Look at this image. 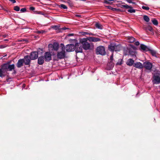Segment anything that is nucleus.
I'll use <instances>...</instances> for the list:
<instances>
[{
  "label": "nucleus",
  "instance_id": "nucleus-5",
  "mask_svg": "<svg viewBox=\"0 0 160 160\" xmlns=\"http://www.w3.org/2000/svg\"><path fill=\"white\" fill-rule=\"evenodd\" d=\"M65 50H61L60 52H57V58L59 59L64 58L66 57Z\"/></svg>",
  "mask_w": 160,
  "mask_h": 160
},
{
  "label": "nucleus",
  "instance_id": "nucleus-48",
  "mask_svg": "<svg viewBox=\"0 0 160 160\" xmlns=\"http://www.w3.org/2000/svg\"><path fill=\"white\" fill-rule=\"evenodd\" d=\"M81 33L82 35H88V32H81Z\"/></svg>",
  "mask_w": 160,
  "mask_h": 160
},
{
  "label": "nucleus",
  "instance_id": "nucleus-20",
  "mask_svg": "<svg viewBox=\"0 0 160 160\" xmlns=\"http://www.w3.org/2000/svg\"><path fill=\"white\" fill-rule=\"evenodd\" d=\"M127 40L128 42L132 43L135 41V39L132 37L129 36L127 37Z\"/></svg>",
  "mask_w": 160,
  "mask_h": 160
},
{
  "label": "nucleus",
  "instance_id": "nucleus-18",
  "mask_svg": "<svg viewBox=\"0 0 160 160\" xmlns=\"http://www.w3.org/2000/svg\"><path fill=\"white\" fill-rule=\"evenodd\" d=\"M114 65V63L110 61L107 64V68L108 70H110L113 68Z\"/></svg>",
  "mask_w": 160,
  "mask_h": 160
},
{
  "label": "nucleus",
  "instance_id": "nucleus-26",
  "mask_svg": "<svg viewBox=\"0 0 160 160\" xmlns=\"http://www.w3.org/2000/svg\"><path fill=\"white\" fill-rule=\"evenodd\" d=\"M149 51L152 56L156 57H157L156 51L151 49H149Z\"/></svg>",
  "mask_w": 160,
  "mask_h": 160
},
{
  "label": "nucleus",
  "instance_id": "nucleus-22",
  "mask_svg": "<svg viewBox=\"0 0 160 160\" xmlns=\"http://www.w3.org/2000/svg\"><path fill=\"white\" fill-rule=\"evenodd\" d=\"M148 48L144 44H141L139 48V49L141 50L146 51V49Z\"/></svg>",
  "mask_w": 160,
  "mask_h": 160
},
{
  "label": "nucleus",
  "instance_id": "nucleus-55",
  "mask_svg": "<svg viewBox=\"0 0 160 160\" xmlns=\"http://www.w3.org/2000/svg\"><path fill=\"white\" fill-rule=\"evenodd\" d=\"M26 41V40H25V39H23L21 41Z\"/></svg>",
  "mask_w": 160,
  "mask_h": 160
},
{
  "label": "nucleus",
  "instance_id": "nucleus-25",
  "mask_svg": "<svg viewBox=\"0 0 160 160\" xmlns=\"http://www.w3.org/2000/svg\"><path fill=\"white\" fill-rule=\"evenodd\" d=\"M145 29L146 32H148V31L152 32L153 31V28L150 26H148L147 27L145 28Z\"/></svg>",
  "mask_w": 160,
  "mask_h": 160
},
{
  "label": "nucleus",
  "instance_id": "nucleus-2",
  "mask_svg": "<svg viewBox=\"0 0 160 160\" xmlns=\"http://www.w3.org/2000/svg\"><path fill=\"white\" fill-rule=\"evenodd\" d=\"M88 40L87 38H84L80 40V42L82 44V47L85 50L89 49L90 46V44L87 42Z\"/></svg>",
  "mask_w": 160,
  "mask_h": 160
},
{
  "label": "nucleus",
  "instance_id": "nucleus-11",
  "mask_svg": "<svg viewBox=\"0 0 160 160\" xmlns=\"http://www.w3.org/2000/svg\"><path fill=\"white\" fill-rule=\"evenodd\" d=\"M87 39L89 41L91 42H100L101 40V39L100 38L92 37H87Z\"/></svg>",
  "mask_w": 160,
  "mask_h": 160
},
{
  "label": "nucleus",
  "instance_id": "nucleus-53",
  "mask_svg": "<svg viewBox=\"0 0 160 160\" xmlns=\"http://www.w3.org/2000/svg\"><path fill=\"white\" fill-rule=\"evenodd\" d=\"M73 35H74V34L73 33H70V34H68V36H73Z\"/></svg>",
  "mask_w": 160,
  "mask_h": 160
},
{
  "label": "nucleus",
  "instance_id": "nucleus-4",
  "mask_svg": "<svg viewBox=\"0 0 160 160\" xmlns=\"http://www.w3.org/2000/svg\"><path fill=\"white\" fill-rule=\"evenodd\" d=\"M96 53L97 54L104 55L106 53L105 48L102 46H99L96 49Z\"/></svg>",
  "mask_w": 160,
  "mask_h": 160
},
{
  "label": "nucleus",
  "instance_id": "nucleus-41",
  "mask_svg": "<svg viewBox=\"0 0 160 160\" xmlns=\"http://www.w3.org/2000/svg\"><path fill=\"white\" fill-rule=\"evenodd\" d=\"M142 8L144 10H148L149 9V7H146L144 6H142Z\"/></svg>",
  "mask_w": 160,
  "mask_h": 160
},
{
  "label": "nucleus",
  "instance_id": "nucleus-33",
  "mask_svg": "<svg viewBox=\"0 0 160 160\" xmlns=\"http://www.w3.org/2000/svg\"><path fill=\"white\" fill-rule=\"evenodd\" d=\"M128 12L130 13H135L136 12V10L134 9H133L132 8V9H130L128 10Z\"/></svg>",
  "mask_w": 160,
  "mask_h": 160
},
{
  "label": "nucleus",
  "instance_id": "nucleus-37",
  "mask_svg": "<svg viewBox=\"0 0 160 160\" xmlns=\"http://www.w3.org/2000/svg\"><path fill=\"white\" fill-rule=\"evenodd\" d=\"M122 59H119L118 62L117 63V64L118 65H121L122 64Z\"/></svg>",
  "mask_w": 160,
  "mask_h": 160
},
{
  "label": "nucleus",
  "instance_id": "nucleus-24",
  "mask_svg": "<svg viewBox=\"0 0 160 160\" xmlns=\"http://www.w3.org/2000/svg\"><path fill=\"white\" fill-rule=\"evenodd\" d=\"M120 7L121 8H124L126 9L130 8L132 9V7L131 6H129L127 4L126 5H122L120 4Z\"/></svg>",
  "mask_w": 160,
  "mask_h": 160
},
{
  "label": "nucleus",
  "instance_id": "nucleus-19",
  "mask_svg": "<svg viewBox=\"0 0 160 160\" xmlns=\"http://www.w3.org/2000/svg\"><path fill=\"white\" fill-rule=\"evenodd\" d=\"M8 63H5L2 65L1 69L4 72L8 71Z\"/></svg>",
  "mask_w": 160,
  "mask_h": 160
},
{
  "label": "nucleus",
  "instance_id": "nucleus-46",
  "mask_svg": "<svg viewBox=\"0 0 160 160\" xmlns=\"http://www.w3.org/2000/svg\"><path fill=\"white\" fill-rule=\"evenodd\" d=\"M130 46L133 49V50H136V48L135 46H134V45H130Z\"/></svg>",
  "mask_w": 160,
  "mask_h": 160
},
{
  "label": "nucleus",
  "instance_id": "nucleus-51",
  "mask_svg": "<svg viewBox=\"0 0 160 160\" xmlns=\"http://www.w3.org/2000/svg\"><path fill=\"white\" fill-rule=\"evenodd\" d=\"M9 1L13 3H14L16 2V1L15 0H8Z\"/></svg>",
  "mask_w": 160,
  "mask_h": 160
},
{
  "label": "nucleus",
  "instance_id": "nucleus-28",
  "mask_svg": "<svg viewBox=\"0 0 160 160\" xmlns=\"http://www.w3.org/2000/svg\"><path fill=\"white\" fill-rule=\"evenodd\" d=\"M143 19L147 22H148L150 20V19L149 17L145 15L143 16Z\"/></svg>",
  "mask_w": 160,
  "mask_h": 160
},
{
  "label": "nucleus",
  "instance_id": "nucleus-52",
  "mask_svg": "<svg viewBox=\"0 0 160 160\" xmlns=\"http://www.w3.org/2000/svg\"><path fill=\"white\" fill-rule=\"evenodd\" d=\"M35 12H36V13H38V14H41V12H38L37 11H34Z\"/></svg>",
  "mask_w": 160,
  "mask_h": 160
},
{
  "label": "nucleus",
  "instance_id": "nucleus-36",
  "mask_svg": "<svg viewBox=\"0 0 160 160\" xmlns=\"http://www.w3.org/2000/svg\"><path fill=\"white\" fill-rule=\"evenodd\" d=\"M4 72L3 70L1 69L0 68V77H2L4 76V75L3 74V73Z\"/></svg>",
  "mask_w": 160,
  "mask_h": 160
},
{
  "label": "nucleus",
  "instance_id": "nucleus-35",
  "mask_svg": "<svg viewBox=\"0 0 160 160\" xmlns=\"http://www.w3.org/2000/svg\"><path fill=\"white\" fill-rule=\"evenodd\" d=\"M13 9L16 11H19L20 10V8L18 6H16L14 7Z\"/></svg>",
  "mask_w": 160,
  "mask_h": 160
},
{
  "label": "nucleus",
  "instance_id": "nucleus-29",
  "mask_svg": "<svg viewBox=\"0 0 160 160\" xmlns=\"http://www.w3.org/2000/svg\"><path fill=\"white\" fill-rule=\"evenodd\" d=\"M152 22L153 24L155 25H157L158 24V21L155 19H153L152 20Z\"/></svg>",
  "mask_w": 160,
  "mask_h": 160
},
{
  "label": "nucleus",
  "instance_id": "nucleus-27",
  "mask_svg": "<svg viewBox=\"0 0 160 160\" xmlns=\"http://www.w3.org/2000/svg\"><path fill=\"white\" fill-rule=\"evenodd\" d=\"M128 51L129 54L132 56L135 55V52L133 51L131 49L129 48L128 49Z\"/></svg>",
  "mask_w": 160,
  "mask_h": 160
},
{
  "label": "nucleus",
  "instance_id": "nucleus-1",
  "mask_svg": "<svg viewBox=\"0 0 160 160\" xmlns=\"http://www.w3.org/2000/svg\"><path fill=\"white\" fill-rule=\"evenodd\" d=\"M122 47L121 44H117L115 43H111L108 46V49L112 53L115 51L118 52L122 49Z\"/></svg>",
  "mask_w": 160,
  "mask_h": 160
},
{
  "label": "nucleus",
  "instance_id": "nucleus-8",
  "mask_svg": "<svg viewBox=\"0 0 160 160\" xmlns=\"http://www.w3.org/2000/svg\"><path fill=\"white\" fill-rule=\"evenodd\" d=\"M65 49L67 52H71L75 50V46L73 44L67 45L65 47Z\"/></svg>",
  "mask_w": 160,
  "mask_h": 160
},
{
  "label": "nucleus",
  "instance_id": "nucleus-43",
  "mask_svg": "<svg viewBox=\"0 0 160 160\" xmlns=\"http://www.w3.org/2000/svg\"><path fill=\"white\" fill-rule=\"evenodd\" d=\"M52 28L56 30H57L58 29V27L57 25H54L52 26Z\"/></svg>",
  "mask_w": 160,
  "mask_h": 160
},
{
  "label": "nucleus",
  "instance_id": "nucleus-10",
  "mask_svg": "<svg viewBox=\"0 0 160 160\" xmlns=\"http://www.w3.org/2000/svg\"><path fill=\"white\" fill-rule=\"evenodd\" d=\"M38 52L37 51L32 52L30 53V58L31 60H35L38 57Z\"/></svg>",
  "mask_w": 160,
  "mask_h": 160
},
{
  "label": "nucleus",
  "instance_id": "nucleus-54",
  "mask_svg": "<svg viewBox=\"0 0 160 160\" xmlns=\"http://www.w3.org/2000/svg\"><path fill=\"white\" fill-rule=\"evenodd\" d=\"M14 72H13L14 74H15L16 73V71L14 70Z\"/></svg>",
  "mask_w": 160,
  "mask_h": 160
},
{
  "label": "nucleus",
  "instance_id": "nucleus-23",
  "mask_svg": "<svg viewBox=\"0 0 160 160\" xmlns=\"http://www.w3.org/2000/svg\"><path fill=\"white\" fill-rule=\"evenodd\" d=\"M15 66L14 64L10 65L8 64V71H11L13 69H14Z\"/></svg>",
  "mask_w": 160,
  "mask_h": 160
},
{
  "label": "nucleus",
  "instance_id": "nucleus-49",
  "mask_svg": "<svg viewBox=\"0 0 160 160\" xmlns=\"http://www.w3.org/2000/svg\"><path fill=\"white\" fill-rule=\"evenodd\" d=\"M29 9L30 10L34 11L35 9V8L33 7H31L29 8Z\"/></svg>",
  "mask_w": 160,
  "mask_h": 160
},
{
  "label": "nucleus",
  "instance_id": "nucleus-56",
  "mask_svg": "<svg viewBox=\"0 0 160 160\" xmlns=\"http://www.w3.org/2000/svg\"><path fill=\"white\" fill-rule=\"evenodd\" d=\"M8 39H5V41H8Z\"/></svg>",
  "mask_w": 160,
  "mask_h": 160
},
{
  "label": "nucleus",
  "instance_id": "nucleus-3",
  "mask_svg": "<svg viewBox=\"0 0 160 160\" xmlns=\"http://www.w3.org/2000/svg\"><path fill=\"white\" fill-rule=\"evenodd\" d=\"M142 66L143 68L148 71L149 72H151L152 67V63L148 61H146L143 63Z\"/></svg>",
  "mask_w": 160,
  "mask_h": 160
},
{
  "label": "nucleus",
  "instance_id": "nucleus-16",
  "mask_svg": "<svg viewBox=\"0 0 160 160\" xmlns=\"http://www.w3.org/2000/svg\"><path fill=\"white\" fill-rule=\"evenodd\" d=\"M154 81L156 82L155 84H159L160 83V77L158 75H154L153 77Z\"/></svg>",
  "mask_w": 160,
  "mask_h": 160
},
{
  "label": "nucleus",
  "instance_id": "nucleus-9",
  "mask_svg": "<svg viewBox=\"0 0 160 160\" xmlns=\"http://www.w3.org/2000/svg\"><path fill=\"white\" fill-rule=\"evenodd\" d=\"M75 52L76 53L82 52V47L81 43H76L75 45Z\"/></svg>",
  "mask_w": 160,
  "mask_h": 160
},
{
  "label": "nucleus",
  "instance_id": "nucleus-21",
  "mask_svg": "<svg viewBox=\"0 0 160 160\" xmlns=\"http://www.w3.org/2000/svg\"><path fill=\"white\" fill-rule=\"evenodd\" d=\"M134 62V61L132 59H129L128 60L126 63L128 65L132 66Z\"/></svg>",
  "mask_w": 160,
  "mask_h": 160
},
{
  "label": "nucleus",
  "instance_id": "nucleus-39",
  "mask_svg": "<svg viewBox=\"0 0 160 160\" xmlns=\"http://www.w3.org/2000/svg\"><path fill=\"white\" fill-rule=\"evenodd\" d=\"M60 31H62V30H64L66 29L69 30V29L68 28H66V27H64L61 28H60L59 29Z\"/></svg>",
  "mask_w": 160,
  "mask_h": 160
},
{
  "label": "nucleus",
  "instance_id": "nucleus-14",
  "mask_svg": "<svg viewBox=\"0 0 160 160\" xmlns=\"http://www.w3.org/2000/svg\"><path fill=\"white\" fill-rule=\"evenodd\" d=\"M142 66V64L140 62H137L133 65L134 67L140 69L143 68Z\"/></svg>",
  "mask_w": 160,
  "mask_h": 160
},
{
  "label": "nucleus",
  "instance_id": "nucleus-38",
  "mask_svg": "<svg viewBox=\"0 0 160 160\" xmlns=\"http://www.w3.org/2000/svg\"><path fill=\"white\" fill-rule=\"evenodd\" d=\"M103 3H105L106 4H112V3L110 2V1H108L107 0H104V1L103 2Z\"/></svg>",
  "mask_w": 160,
  "mask_h": 160
},
{
  "label": "nucleus",
  "instance_id": "nucleus-13",
  "mask_svg": "<svg viewBox=\"0 0 160 160\" xmlns=\"http://www.w3.org/2000/svg\"><path fill=\"white\" fill-rule=\"evenodd\" d=\"M51 45L53 49L57 51L59 48V45L58 43L57 42H54L53 45L49 44L48 46Z\"/></svg>",
  "mask_w": 160,
  "mask_h": 160
},
{
  "label": "nucleus",
  "instance_id": "nucleus-12",
  "mask_svg": "<svg viewBox=\"0 0 160 160\" xmlns=\"http://www.w3.org/2000/svg\"><path fill=\"white\" fill-rule=\"evenodd\" d=\"M44 60L45 59L43 56L39 57L38 58V63L40 65H42L44 62Z\"/></svg>",
  "mask_w": 160,
  "mask_h": 160
},
{
  "label": "nucleus",
  "instance_id": "nucleus-40",
  "mask_svg": "<svg viewBox=\"0 0 160 160\" xmlns=\"http://www.w3.org/2000/svg\"><path fill=\"white\" fill-rule=\"evenodd\" d=\"M44 32H45V31L42 30L41 31H36V32L38 34L43 33Z\"/></svg>",
  "mask_w": 160,
  "mask_h": 160
},
{
  "label": "nucleus",
  "instance_id": "nucleus-32",
  "mask_svg": "<svg viewBox=\"0 0 160 160\" xmlns=\"http://www.w3.org/2000/svg\"><path fill=\"white\" fill-rule=\"evenodd\" d=\"M95 26L97 28H98V29H101L102 28V26L98 23H96V25H95Z\"/></svg>",
  "mask_w": 160,
  "mask_h": 160
},
{
  "label": "nucleus",
  "instance_id": "nucleus-45",
  "mask_svg": "<svg viewBox=\"0 0 160 160\" xmlns=\"http://www.w3.org/2000/svg\"><path fill=\"white\" fill-rule=\"evenodd\" d=\"M20 11L22 12H25L26 11V9L25 8H22L21 9Z\"/></svg>",
  "mask_w": 160,
  "mask_h": 160
},
{
  "label": "nucleus",
  "instance_id": "nucleus-34",
  "mask_svg": "<svg viewBox=\"0 0 160 160\" xmlns=\"http://www.w3.org/2000/svg\"><path fill=\"white\" fill-rule=\"evenodd\" d=\"M61 50H65V47L63 43H61L60 44Z\"/></svg>",
  "mask_w": 160,
  "mask_h": 160
},
{
  "label": "nucleus",
  "instance_id": "nucleus-7",
  "mask_svg": "<svg viewBox=\"0 0 160 160\" xmlns=\"http://www.w3.org/2000/svg\"><path fill=\"white\" fill-rule=\"evenodd\" d=\"M43 57L46 62H49L52 60V55L49 52H46Z\"/></svg>",
  "mask_w": 160,
  "mask_h": 160
},
{
  "label": "nucleus",
  "instance_id": "nucleus-57",
  "mask_svg": "<svg viewBox=\"0 0 160 160\" xmlns=\"http://www.w3.org/2000/svg\"><path fill=\"white\" fill-rule=\"evenodd\" d=\"M77 16H78V17H80V15H77Z\"/></svg>",
  "mask_w": 160,
  "mask_h": 160
},
{
  "label": "nucleus",
  "instance_id": "nucleus-17",
  "mask_svg": "<svg viewBox=\"0 0 160 160\" xmlns=\"http://www.w3.org/2000/svg\"><path fill=\"white\" fill-rule=\"evenodd\" d=\"M106 8L108 9L112 10L113 11L119 12L121 11L120 9H117V8H112L110 6H104Z\"/></svg>",
  "mask_w": 160,
  "mask_h": 160
},
{
  "label": "nucleus",
  "instance_id": "nucleus-47",
  "mask_svg": "<svg viewBox=\"0 0 160 160\" xmlns=\"http://www.w3.org/2000/svg\"><path fill=\"white\" fill-rule=\"evenodd\" d=\"M126 1L129 3H132L134 4H135V2H133L131 0H126Z\"/></svg>",
  "mask_w": 160,
  "mask_h": 160
},
{
  "label": "nucleus",
  "instance_id": "nucleus-31",
  "mask_svg": "<svg viewBox=\"0 0 160 160\" xmlns=\"http://www.w3.org/2000/svg\"><path fill=\"white\" fill-rule=\"evenodd\" d=\"M66 2L68 3V5L70 7H72L73 5V3L70 0H67V1Z\"/></svg>",
  "mask_w": 160,
  "mask_h": 160
},
{
  "label": "nucleus",
  "instance_id": "nucleus-50",
  "mask_svg": "<svg viewBox=\"0 0 160 160\" xmlns=\"http://www.w3.org/2000/svg\"><path fill=\"white\" fill-rule=\"evenodd\" d=\"M139 42L138 41L136 42L135 43V44L136 46H138L139 45Z\"/></svg>",
  "mask_w": 160,
  "mask_h": 160
},
{
  "label": "nucleus",
  "instance_id": "nucleus-6",
  "mask_svg": "<svg viewBox=\"0 0 160 160\" xmlns=\"http://www.w3.org/2000/svg\"><path fill=\"white\" fill-rule=\"evenodd\" d=\"M25 65L30 66V64L31 59L29 55H26L22 59Z\"/></svg>",
  "mask_w": 160,
  "mask_h": 160
},
{
  "label": "nucleus",
  "instance_id": "nucleus-42",
  "mask_svg": "<svg viewBox=\"0 0 160 160\" xmlns=\"http://www.w3.org/2000/svg\"><path fill=\"white\" fill-rule=\"evenodd\" d=\"M88 35L90 36L92 35V36H98L97 34H93L91 32L88 33Z\"/></svg>",
  "mask_w": 160,
  "mask_h": 160
},
{
  "label": "nucleus",
  "instance_id": "nucleus-44",
  "mask_svg": "<svg viewBox=\"0 0 160 160\" xmlns=\"http://www.w3.org/2000/svg\"><path fill=\"white\" fill-rule=\"evenodd\" d=\"M113 53H112V55L110 57V61L112 62L113 60Z\"/></svg>",
  "mask_w": 160,
  "mask_h": 160
},
{
  "label": "nucleus",
  "instance_id": "nucleus-15",
  "mask_svg": "<svg viewBox=\"0 0 160 160\" xmlns=\"http://www.w3.org/2000/svg\"><path fill=\"white\" fill-rule=\"evenodd\" d=\"M24 63L23 60L22 59H19L16 64L17 67L18 68H20L23 65Z\"/></svg>",
  "mask_w": 160,
  "mask_h": 160
},
{
  "label": "nucleus",
  "instance_id": "nucleus-30",
  "mask_svg": "<svg viewBox=\"0 0 160 160\" xmlns=\"http://www.w3.org/2000/svg\"><path fill=\"white\" fill-rule=\"evenodd\" d=\"M59 7L61 8H62L63 9H67L68 8L64 4H61L60 5H59Z\"/></svg>",
  "mask_w": 160,
  "mask_h": 160
}]
</instances>
